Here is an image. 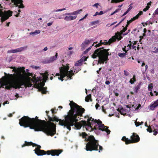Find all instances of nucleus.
<instances>
[{"label":"nucleus","mask_w":158,"mask_h":158,"mask_svg":"<svg viewBox=\"0 0 158 158\" xmlns=\"http://www.w3.org/2000/svg\"><path fill=\"white\" fill-rule=\"evenodd\" d=\"M69 105L71 109L69 110L67 115L64 116V120L58 118L56 117L53 118L49 117V119L50 121H59V124L60 125L66 127L69 131L71 130V127L73 126H74L77 129H80L82 126L83 127V124L81 121L80 123L78 122L79 119H81L80 118L82 116L85 109L81 106L73 102V101L70 102Z\"/></svg>","instance_id":"obj_1"},{"label":"nucleus","mask_w":158,"mask_h":158,"mask_svg":"<svg viewBox=\"0 0 158 158\" xmlns=\"http://www.w3.org/2000/svg\"><path fill=\"white\" fill-rule=\"evenodd\" d=\"M11 69L16 73L13 74H7L4 73L5 76L2 77V79L6 78L7 81H5L0 85V87L4 88L6 89L10 90L13 88L15 89H19L23 88L25 85V82L22 78L23 75L21 73H25V68L24 67L15 68L11 67Z\"/></svg>","instance_id":"obj_2"},{"label":"nucleus","mask_w":158,"mask_h":158,"mask_svg":"<svg viewBox=\"0 0 158 158\" xmlns=\"http://www.w3.org/2000/svg\"><path fill=\"white\" fill-rule=\"evenodd\" d=\"M32 121L33 126L31 127V129H33L35 131H42L48 135L53 136L56 133V125L53 123L50 122L47 124L44 120L38 119V117L36 116Z\"/></svg>","instance_id":"obj_3"},{"label":"nucleus","mask_w":158,"mask_h":158,"mask_svg":"<svg viewBox=\"0 0 158 158\" xmlns=\"http://www.w3.org/2000/svg\"><path fill=\"white\" fill-rule=\"evenodd\" d=\"M79 136L81 137L83 139H84V141L87 142L85 146V150L87 151H98V147H99L98 152L102 150V147L99 145V141L95 139L93 135H88L85 132L80 133Z\"/></svg>","instance_id":"obj_4"},{"label":"nucleus","mask_w":158,"mask_h":158,"mask_svg":"<svg viewBox=\"0 0 158 158\" xmlns=\"http://www.w3.org/2000/svg\"><path fill=\"white\" fill-rule=\"evenodd\" d=\"M109 50V49H104L103 47L99 48L95 50L92 55V57L94 59L98 56L99 58L98 63L103 64L105 61L108 60V56L109 54L108 51Z\"/></svg>","instance_id":"obj_5"},{"label":"nucleus","mask_w":158,"mask_h":158,"mask_svg":"<svg viewBox=\"0 0 158 158\" xmlns=\"http://www.w3.org/2000/svg\"><path fill=\"white\" fill-rule=\"evenodd\" d=\"M62 149H52L48 150L46 152L43 150H39L38 151H34L35 153L38 156H43L47 154L49 155H51L53 156H58L62 152Z\"/></svg>","instance_id":"obj_6"},{"label":"nucleus","mask_w":158,"mask_h":158,"mask_svg":"<svg viewBox=\"0 0 158 158\" xmlns=\"http://www.w3.org/2000/svg\"><path fill=\"white\" fill-rule=\"evenodd\" d=\"M34 119L28 116H23L19 119V124L24 127H30L31 129V127L33 126L32 121Z\"/></svg>","instance_id":"obj_7"},{"label":"nucleus","mask_w":158,"mask_h":158,"mask_svg":"<svg viewBox=\"0 0 158 158\" xmlns=\"http://www.w3.org/2000/svg\"><path fill=\"white\" fill-rule=\"evenodd\" d=\"M130 139H129L126 136H124L121 139L125 142L126 144L136 143L140 140V138L139 136L135 133H132V135L131 136Z\"/></svg>","instance_id":"obj_8"},{"label":"nucleus","mask_w":158,"mask_h":158,"mask_svg":"<svg viewBox=\"0 0 158 158\" xmlns=\"http://www.w3.org/2000/svg\"><path fill=\"white\" fill-rule=\"evenodd\" d=\"M3 7L0 4V17H1V20L2 22L7 19L10 17L12 15V11L10 10L5 11L4 13L2 11Z\"/></svg>","instance_id":"obj_9"},{"label":"nucleus","mask_w":158,"mask_h":158,"mask_svg":"<svg viewBox=\"0 0 158 158\" xmlns=\"http://www.w3.org/2000/svg\"><path fill=\"white\" fill-rule=\"evenodd\" d=\"M21 73L22 74H23V78H22V79H23L24 80V81L25 82V86H23V87H26L27 86L31 87V85H32V84H31L29 83L28 85L27 86V84L26 83V81H25V77L24 76V75H25V74H26L27 76H28V77L31 76L33 77V78L31 79V78L30 77L29 78V79H31V80L32 81L33 83H37V82H38L40 80V79L39 78H38V77L37 78L35 77V75H34L33 77V74L32 73H26V72L25 71V73H23V72H22Z\"/></svg>","instance_id":"obj_10"},{"label":"nucleus","mask_w":158,"mask_h":158,"mask_svg":"<svg viewBox=\"0 0 158 158\" xmlns=\"http://www.w3.org/2000/svg\"><path fill=\"white\" fill-rule=\"evenodd\" d=\"M92 119V117H89L88 118L87 121L81 120V122L83 124V126L84 128H85L87 131H92V128L90 121Z\"/></svg>","instance_id":"obj_11"},{"label":"nucleus","mask_w":158,"mask_h":158,"mask_svg":"<svg viewBox=\"0 0 158 158\" xmlns=\"http://www.w3.org/2000/svg\"><path fill=\"white\" fill-rule=\"evenodd\" d=\"M58 55L57 53H56L55 56H51L50 58H46L43 61V63L45 64H48L54 61L56 59Z\"/></svg>","instance_id":"obj_12"},{"label":"nucleus","mask_w":158,"mask_h":158,"mask_svg":"<svg viewBox=\"0 0 158 158\" xmlns=\"http://www.w3.org/2000/svg\"><path fill=\"white\" fill-rule=\"evenodd\" d=\"M44 74L45 75L44 77L45 78L46 77V79H45L43 81H41L40 79V80L39 81V82L36 83L37 84L38 83V89L40 88V87H44L45 85V82L46 81V79L48 78V73L47 72H45Z\"/></svg>","instance_id":"obj_13"},{"label":"nucleus","mask_w":158,"mask_h":158,"mask_svg":"<svg viewBox=\"0 0 158 158\" xmlns=\"http://www.w3.org/2000/svg\"><path fill=\"white\" fill-rule=\"evenodd\" d=\"M15 5L19 6V8H23L24 6L23 4L22 0H12Z\"/></svg>","instance_id":"obj_14"},{"label":"nucleus","mask_w":158,"mask_h":158,"mask_svg":"<svg viewBox=\"0 0 158 158\" xmlns=\"http://www.w3.org/2000/svg\"><path fill=\"white\" fill-rule=\"evenodd\" d=\"M64 19L66 21H69L71 20L75 19L77 17V15L72 16V15H65Z\"/></svg>","instance_id":"obj_15"},{"label":"nucleus","mask_w":158,"mask_h":158,"mask_svg":"<svg viewBox=\"0 0 158 158\" xmlns=\"http://www.w3.org/2000/svg\"><path fill=\"white\" fill-rule=\"evenodd\" d=\"M82 11V9H81L79 10H78L76 11H74L73 12L71 13H65L64 15H78L80 14V12H81Z\"/></svg>","instance_id":"obj_16"},{"label":"nucleus","mask_w":158,"mask_h":158,"mask_svg":"<svg viewBox=\"0 0 158 158\" xmlns=\"http://www.w3.org/2000/svg\"><path fill=\"white\" fill-rule=\"evenodd\" d=\"M94 40L91 39H89V40H88L87 39L85 41L82 43L81 45V47H82V49H84L86 47V45L89 44V43L91 41H93Z\"/></svg>","instance_id":"obj_17"},{"label":"nucleus","mask_w":158,"mask_h":158,"mask_svg":"<svg viewBox=\"0 0 158 158\" xmlns=\"http://www.w3.org/2000/svg\"><path fill=\"white\" fill-rule=\"evenodd\" d=\"M69 69V67L67 66L66 67L64 66V67H61L60 68V70H61L62 72H64V73L66 74L68 73H69V71L68 70Z\"/></svg>","instance_id":"obj_18"},{"label":"nucleus","mask_w":158,"mask_h":158,"mask_svg":"<svg viewBox=\"0 0 158 158\" xmlns=\"http://www.w3.org/2000/svg\"><path fill=\"white\" fill-rule=\"evenodd\" d=\"M60 71L61 75L60 77H58V78L59 80H61V81H63L64 80L63 78L66 76V74L64 73V72H62L61 70Z\"/></svg>","instance_id":"obj_19"},{"label":"nucleus","mask_w":158,"mask_h":158,"mask_svg":"<svg viewBox=\"0 0 158 158\" xmlns=\"http://www.w3.org/2000/svg\"><path fill=\"white\" fill-rule=\"evenodd\" d=\"M157 106H158V99L153 104L150 106V108L151 110H153Z\"/></svg>","instance_id":"obj_20"},{"label":"nucleus","mask_w":158,"mask_h":158,"mask_svg":"<svg viewBox=\"0 0 158 158\" xmlns=\"http://www.w3.org/2000/svg\"><path fill=\"white\" fill-rule=\"evenodd\" d=\"M122 34L121 32H117L115 33V35L114 36H115L116 38V39H117L118 41H119L123 38L121 36Z\"/></svg>","instance_id":"obj_21"},{"label":"nucleus","mask_w":158,"mask_h":158,"mask_svg":"<svg viewBox=\"0 0 158 158\" xmlns=\"http://www.w3.org/2000/svg\"><path fill=\"white\" fill-rule=\"evenodd\" d=\"M91 121L90 122V125H91V126L92 128V130H93V122H94V123H96L97 122V120L96 119H94V118H92V119H91ZM97 126L96 125H95V126H94V128L95 130H96L97 129Z\"/></svg>","instance_id":"obj_22"},{"label":"nucleus","mask_w":158,"mask_h":158,"mask_svg":"<svg viewBox=\"0 0 158 158\" xmlns=\"http://www.w3.org/2000/svg\"><path fill=\"white\" fill-rule=\"evenodd\" d=\"M39 90L40 91H41V93L43 94H46L47 91L46 90L47 89V87H40V88H38Z\"/></svg>","instance_id":"obj_23"},{"label":"nucleus","mask_w":158,"mask_h":158,"mask_svg":"<svg viewBox=\"0 0 158 158\" xmlns=\"http://www.w3.org/2000/svg\"><path fill=\"white\" fill-rule=\"evenodd\" d=\"M66 76L70 78V79H72V76L74 75V73L73 72V70H71L69 71V73H68L66 74Z\"/></svg>","instance_id":"obj_24"},{"label":"nucleus","mask_w":158,"mask_h":158,"mask_svg":"<svg viewBox=\"0 0 158 158\" xmlns=\"http://www.w3.org/2000/svg\"><path fill=\"white\" fill-rule=\"evenodd\" d=\"M34 143L31 142H27L26 141H25V143L22 145V147L23 148L26 146H29L34 145Z\"/></svg>","instance_id":"obj_25"},{"label":"nucleus","mask_w":158,"mask_h":158,"mask_svg":"<svg viewBox=\"0 0 158 158\" xmlns=\"http://www.w3.org/2000/svg\"><path fill=\"white\" fill-rule=\"evenodd\" d=\"M85 100L86 102H89V100L90 102H92V99L91 98V94H90L87 96L85 97Z\"/></svg>","instance_id":"obj_26"},{"label":"nucleus","mask_w":158,"mask_h":158,"mask_svg":"<svg viewBox=\"0 0 158 158\" xmlns=\"http://www.w3.org/2000/svg\"><path fill=\"white\" fill-rule=\"evenodd\" d=\"M27 46L24 47H21L20 48H16V51L17 52H21L23 51H24V50H25L27 49Z\"/></svg>","instance_id":"obj_27"},{"label":"nucleus","mask_w":158,"mask_h":158,"mask_svg":"<svg viewBox=\"0 0 158 158\" xmlns=\"http://www.w3.org/2000/svg\"><path fill=\"white\" fill-rule=\"evenodd\" d=\"M140 88V85L139 84L138 85L134 87L133 90L135 93H137L138 92V91Z\"/></svg>","instance_id":"obj_28"},{"label":"nucleus","mask_w":158,"mask_h":158,"mask_svg":"<svg viewBox=\"0 0 158 158\" xmlns=\"http://www.w3.org/2000/svg\"><path fill=\"white\" fill-rule=\"evenodd\" d=\"M40 31L39 30H35L34 32H31L30 33V35H36L40 33Z\"/></svg>","instance_id":"obj_29"},{"label":"nucleus","mask_w":158,"mask_h":158,"mask_svg":"<svg viewBox=\"0 0 158 158\" xmlns=\"http://www.w3.org/2000/svg\"><path fill=\"white\" fill-rule=\"evenodd\" d=\"M82 62H83L82 61V60H79L78 61H77L76 63H75V65L77 66H81L82 64Z\"/></svg>","instance_id":"obj_30"},{"label":"nucleus","mask_w":158,"mask_h":158,"mask_svg":"<svg viewBox=\"0 0 158 158\" xmlns=\"http://www.w3.org/2000/svg\"><path fill=\"white\" fill-rule=\"evenodd\" d=\"M136 79L135 78V75L133 76L132 78L130 80L129 82L131 84H132L134 83V82L135 81Z\"/></svg>","instance_id":"obj_31"},{"label":"nucleus","mask_w":158,"mask_h":158,"mask_svg":"<svg viewBox=\"0 0 158 158\" xmlns=\"http://www.w3.org/2000/svg\"><path fill=\"white\" fill-rule=\"evenodd\" d=\"M36 146L37 147L35 148V149L34 150V151H38V150H41V146L40 145H37L35 143H34L33 147Z\"/></svg>","instance_id":"obj_32"},{"label":"nucleus","mask_w":158,"mask_h":158,"mask_svg":"<svg viewBox=\"0 0 158 158\" xmlns=\"http://www.w3.org/2000/svg\"><path fill=\"white\" fill-rule=\"evenodd\" d=\"M116 38L114 36H112L111 38L109 40V41H110V43H112L116 41Z\"/></svg>","instance_id":"obj_33"},{"label":"nucleus","mask_w":158,"mask_h":158,"mask_svg":"<svg viewBox=\"0 0 158 158\" xmlns=\"http://www.w3.org/2000/svg\"><path fill=\"white\" fill-rule=\"evenodd\" d=\"M127 55V53H118V56L119 57L121 58H123L124 57Z\"/></svg>","instance_id":"obj_34"},{"label":"nucleus","mask_w":158,"mask_h":158,"mask_svg":"<svg viewBox=\"0 0 158 158\" xmlns=\"http://www.w3.org/2000/svg\"><path fill=\"white\" fill-rule=\"evenodd\" d=\"M132 8V6L130 5L129 7L127 10V11H126L123 15L122 16H123L126 15L128 12Z\"/></svg>","instance_id":"obj_35"},{"label":"nucleus","mask_w":158,"mask_h":158,"mask_svg":"<svg viewBox=\"0 0 158 158\" xmlns=\"http://www.w3.org/2000/svg\"><path fill=\"white\" fill-rule=\"evenodd\" d=\"M106 127V126H105L104 124H102L98 127L99 128V130L102 131L103 129H105Z\"/></svg>","instance_id":"obj_36"},{"label":"nucleus","mask_w":158,"mask_h":158,"mask_svg":"<svg viewBox=\"0 0 158 158\" xmlns=\"http://www.w3.org/2000/svg\"><path fill=\"white\" fill-rule=\"evenodd\" d=\"M108 127L107 126L105 129H103L102 131H105L106 132L108 135L109 134L110 132V130L108 129Z\"/></svg>","instance_id":"obj_37"},{"label":"nucleus","mask_w":158,"mask_h":158,"mask_svg":"<svg viewBox=\"0 0 158 158\" xmlns=\"http://www.w3.org/2000/svg\"><path fill=\"white\" fill-rule=\"evenodd\" d=\"M143 122L142 121L141 123L136 121L135 122V124L136 127H138L139 125H142L143 124Z\"/></svg>","instance_id":"obj_38"},{"label":"nucleus","mask_w":158,"mask_h":158,"mask_svg":"<svg viewBox=\"0 0 158 158\" xmlns=\"http://www.w3.org/2000/svg\"><path fill=\"white\" fill-rule=\"evenodd\" d=\"M16 52H17L16 49L10 50H8L7 52V53H15Z\"/></svg>","instance_id":"obj_39"},{"label":"nucleus","mask_w":158,"mask_h":158,"mask_svg":"<svg viewBox=\"0 0 158 158\" xmlns=\"http://www.w3.org/2000/svg\"><path fill=\"white\" fill-rule=\"evenodd\" d=\"M143 13V11H139V13L135 17V18H136V19H137L139 18V16L141 15H142Z\"/></svg>","instance_id":"obj_40"},{"label":"nucleus","mask_w":158,"mask_h":158,"mask_svg":"<svg viewBox=\"0 0 158 158\" xmlns=\"http://www.w3.org/2000/svg\"><path fill=\"white\" fill-rule=\"evenodd\" d=\"M123 1V0H111V3H117L121 2H122Z\"/></svg>","instance_id":"obj_41"},{"label":"nucleus","mask_w":158,"mask_h":158,"mask_svg":"<svg viewBox=\"0 0 158 158\" xmlns=\"http://www.w3.org/2000/svg\"><path fill=\"white\" fill-rule=\"evenodd\" d=\"M153 88V86H152V84H151L149 85L148 87V90L149 91H152V89Z\"/></svg>","instance_id":"obj_42"},{"label":"nucleus","mask_w":158,"mask_h":158,"mask_svg":"<svg viewBox=\"0 0 158 158\" xmlns=\"http://www.w3.org/2000/svg\"><path fill=\"white\" fill-rule=\"evenodd\" d=\"M88 58V57H86V56H84L80 60H82V61L83 62V61H85L87 60V58Z\"/></svg>","instance_id":"obj_43"},{"label":"nucleus","mask_w":158,"mask_h":158,"mask_svg":"<svg viewBox=\"0 0 158 158\" xmlns=\"http://www.w3.org/2000/svg\"><path fill=\"white\" fill-rule=\"evenodd\" d=\"M96 123H97V124L98 125V127H99L100 125L102 124V121H101L100 120L98 119L97 121V122Z\"/></svg>","instance_id":"obj_44"},{"label":"nucleus","mask_w":158,"mask_h":158,"mask_svg":"<svg viewBox=\"0 0 158 158\" xmlns=\"http://www.w3.org/2000/svg\"><path fill=\"white\" fill-rule=\"evenodd\" d=\"M127 27H123V29L121 30L120 32L122 34L123 32H125L127 30Z\"/></svg>","instance_id":"obj_45"},{"label":"nucleus","mask_w":158,"mask_h":158,"mask_svg":"<svg viewBox=\"0 0 158 158\" xmlns=\"http://www.w3.org/2000/svg\"><path fill=\"white\" fill-rule=\"evenodd\" d=\"M137 19H136L135 17H134L133 18H131L130 20L128 21L130 23H132L133 21Z\"/></svg>","instance_id":"obj_46"},{"label":"nucleus","mask_w":158,"mask_h":158,"mask_svg":"<svg viewBox=\"0 0 158 158\" xmlns=\"http://www.w3.org/2000/svg\"><path fill=\"white\" fill-rule=\"evenodd\" d=\"M124 74L126 76H127L129 75V72L126 70H124Z\"/></svg>","instance_id":"obj_47"},{"label":"nucleus","mask_w":158,"mask_h":158,"mask_svg":"<svg viewBox=\"0 0 158 158\" xmlns=\"http://www.w3.org/2000/svg\"><path fill=\"white\" fill-rule=\"evenodd\" d=\"M149 8H150V6H146L145 8H144L143 9V11H147V10H148V9H149Z\"/></svg>","instance_id":"obj_48"},{"label":"nucleus","mask_w":158,"mask_h":158,"mask_svg":"<svg viewBox=\"0 0 158 158\" xmlns=\"http://www.w3.org/2000/svg\"><path fill=\"white\" fill-rule=\"evenodd\" d=\"M147 131L149 132H152V130L150 126L148 127V128L147 129Z\"/></svg>","instance_id":"obj_49"},{"label":"nucleus","mask_w":158,"mask_h":158,"mask_svg":"<svg viewBox=\"0 0 158 158\" xmlns=\"http://www.w3.org/2000/svg\"><path fill=\"white\" fill-rule=\"evenodd\" d=\"M98 22H99V21L98 20V21H96L92 22H91V23L92 25H94L95 24H97L98 23Z\"/></svg>","instance_id":"obj_50"},{"label":"nucleus","mask_w":158,"mask_h":158,"mask_svg":"<svg viewBox=\"0 0 158 158\" xmlns=\"http://www.w3.org/2000/svg\"><path fill=\"white\" fill-rule=\"evenodd\" d=\"M110 41H109V40L108 41H106V42H103V44L105 45H107V44H111V43H110Z\"/></svg>","instance_id":"obj_51"},{"label":"nucleus","mask_w":158,"mask_h":158,"mask_svg":"<svg viewBox=\"0 0 158 158\" xmlns=\"http://www.w3.org/2000/svg\"><path fill=\"white\" fill-rule=\"evenodd\" d=\"M154 14L155 15L158 14V8L155 10L154 13Z\"/></svg>","instance_id":"obj_52"},{"label":"nucleus","mask_w":158,"mask_h":158,"mask_svg":"<svg viewBox=\"0 0 158 158\" xmlns=\"http://www.w3.org/2000/svg\"><path fill=\"white\" fill-rule=\"evenodd\" d=\"M158 52V49L156 48L155 51H152V53H157Z\"/></svg>","instance_id":"obj_53"},{"label":"nucleus","mask_w":158,"mask_h":158,"mask_svg":"<svg viewBox=\"0 0 158 158\" xmlns=\"http://www.w3.org/2000/svg\"><path fill=\"white\" fill-rule=\"evenodd\" d=\"M103 44V43H98L95 46V47H96V48L98 47H99L100 46H101V45H102V44Z\"/></svg>","instance_id":"obj_54"},{"label":"nucleus","mask_w":158,"mask_h":158,"mask_svg":"<svg viewBox=\"0 0 158 158\" xmlns=\"http://www.w3.org/2000/svg\"><path fill=\"white\" fill-rule=\"evenodd\" d=\"M126 46H125L124 48H123V50L125 52V53H127V51H128V50H126Z\"/></svg>","instance_id":"obj_55"},{"label":"nucleus","mask_w":158,"mask_h":158,"mask_svg":"<svg viewBox=\"0 0 158 158\" xmlns=\"http://www.w3.org/2000/svg\"><path fill=\"white\" fill-rule=\"evenodd\" d=\"M141 107V104H139L138 105L137 107L135 108L136 110H138L140 107Z\"/></svg>","instance_id":"obj_56"},{"label":"nucleus","mask_w":158,"mask_h":158,"mask_svg":"<svg viewBox=\"0 0 158 158\" xmlns=\"http://www.w3.org/2000/svg\"><path fill=\"white\" fill-rule=\"evenodd\" d=\"M99 106V105L98 103H97L95 105V107L96 109L97 110Z\"/></svg>","instance_id":"obj_57"},{"label":"nucleus","mask_w":158,"mask_h":158,"mask_svg":"<svg viewBox=\"0 0 158 158\" xmlns=\"http://www.w3.org/2000/svg\"><path fill=\"white\" fill-rule=\"evenodd\" d=\"M119 112L122 114H123V108H122L121 109L120 111H119Z\"/></svg>","instance_id":"obj_58"},{"label":"nucleus","mask_w":158,"mask_h":158,"mask_svg":"<svg viewBox=\"0 0 158 158\" xmlns=\"http://www.w3.org/2000/svg\"><path fill=\"white\" fill-rule=\"evenodd\" d=\"M65 10V8H63L61 9H58L56 10V11H62Z\"/></svg>","instance_id":"obj_59"},{"label":"nucleus","mask_w":158,"mask_h":158,"mask_svg":"<svg viewBox=\"0 0 158 158\" xmlns=\"http://www.w3.org/2000/svg\"><path fill=\"white\" fill-rule=\"evenodd\" d=\"M99 5V4L97 3H96L93 6H95V7H96V8H98V5Z\"/></svg>","instance_id":"obj_60"},{"label":"nucleus","mask_w":158,"mask_h":158,"mask_svg":"<svg viewBox=\"0 0 158 158\" xmlns=\"http://www.w3.org/2000/svg\"><path fill=\"white\" fill-rule=\"evenodd\" d=\"M132 46V44H128V45H127V47H129V49H128V50H129V49H131V46Z\"/></svg>","instance_id":"obj_61"},{"label":"nucleus","mask_w":158,"mask_h":158,"mask_svg":"<svg viewBox=\"0 0 158 158\" xmlns=\"http://www.w3.org/2000/svg\"><path fill=\"white\" fill-rule=\"evenodd\" d=\"M51 111H52V113L53 114H55V113H56V112H55V111H54V110L53 109H52L51 110Z\"/></svg>","instance_id":"obj_62"},{"label":"nucleus","mask_w":158,"mask_h":158,"mask_svg":"<svg viewBox=\"0 0 158 158\" xmlns=\"http://www.w3.org/2000/svg\"><path fill=\"white\" fill-rule=\"evenodd\" d=\"M47 50H48V48H47V47H45L44 48V49H43L42 51L45 52V51H46Z\"/></svg>","instance_id":"obj_63"},{"label":"nucleus","mask_w":158,"mask_h":158,"mask_svg":"<svg viewBox=\"0 0 158 158\" xmlns=\"http://www.w3.org/2000/svg\"><path fill=\"white\" fill-rule=\"evenodd\" d=\"M114 94L116 96H118V95H119V94L118 93H117V92H114Z\"/></svg>","instance_id":"obj_64"}]
</instances>
